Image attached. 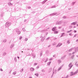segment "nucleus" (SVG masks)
<instances>
[{"label":"nucleus","mask_w":78,"mask_h":78,"mask_svg":"<svg viewBox=\"0 0 78 78\" xmlns=\"http://www.w3.org/2000/svg\"><path fill=\"white\" fill-rule=\"evenodd\" d=\"M35 75L37 76H38V74H35Z\"/></svg>","instance_id":"nucleus-18"},{"label":"nucleus","mask_w":78,"mask_h":78,"mask_svg":"<svg viewBox=\"0 0 78 78\" xmlns=\"http://www.w3.org/2000/svg\"><path fill=\"white\" fill-rule=\"evenodd\" d=\"M35 65H37V64H36V63H35Z\"/></svg>","instance_id":"nucleus-34"},{"label":"nucleus","mask_w":78,"mask_h":78,"mask_svg":"<svg viewBox=\"0 0 78 78\" xmlns=\"http://www.w3.org/2000/svg\"><path fill=\"white\" fill-rule=\"evenodd\" d=\"M22 52H23V51H22Z\"/></svg>","instance_id":"nucleus-38"},{"label":"nucleus","mask_w":78,"mask_h":78,"mask_svg":"<svg viewBox=\"0 0 78 78\" xmlns=\"http://www.w3.org/2000/svg\"><path fill=\"white\" fill-rule=\"evenodd\" d=\"M0 70L1 71H3V69H1Z\"/></svg>","instance_id":"nucleus-24"},{"label":"nucleus","mask_w":78,"mask_h":78,"mask_svg":"<svg viewBox=\"0 0 78 78\" xmlns=\"http://www.w3.org/2000/svg\"><path fill=\"white\" fill-rule=\"evenodd\" d=\"M56 29V27L53 28L52 29V31H55V30Z\"/></svg>","instance_id":"nucleus-6"},{"label":"nucleus","mask_w":78,"mask_h":78,"mask_svg":"<svg viewBox=\"0 0 78 78\" xmlns=\"http://www.w3.org/2000/svg\"><path fill=\"white\" fill-rule=\"evenodd\" d=\"M43 61H44V59H43Z\"/></svg>","instance_id":"nucleus-36"},{"label":"nucleus","mask_w":78,"mask_h":78,"mask_svg":"<svg viewBox=\"0 0 78 78\" xmlns=\"http://www.w3.org/2000/svg\"><path fill=\"white\" fill-rule=\"evenodd\" d=\"M61 69H62V68H61V67H59L58 69V70H61Z\"/></svg>","instance_id":"nucleus-7"},{"label":"nucleus","mask_w":78,"mask_h":78,"mask_svg":"<svg viewBox=\"0 0 78 78\" xmlns=\"http://www.w3.org/2000/svg\"><path fill=\"white\" fill-rule=\"evenodd\" d=\"M23 71V69H22L20 70L21 72H22Z\"/></svg>","instance_id":"nucleus-13"},{"label":"nucleus","mask_w":78,"mask_h":78,"mask_svg":"<svg viewBox=\"0 0 78 78\" xmlns=\"http://www.w3.org/2000/svg\"><path fill=\"white\" fill-rule=\"evenodd\" d=\"M62 45V44L61 43H59L58 44L57 46V47H60L61 45Z\"/></svg>","instance_id":"nucleus-1"},{"label":"nucleus","mask_w":78,"mask_h":78,"mask_svg":"<svg viewBox=\"0 0 78 78\" xmlns=\"http://www.w3.org/2000/svg\"><path fill=\"white\" fill-rule=\"evenodd\" d=\"M22 39V37H20V40H21V39Z\"/></svg>","instance_id":"nucleus-19"},{"label":"nucleus","mask_w":78,"mask_h":78,"mask_svg":"<svg viewBox=\"0 0 78 78\" xmlns=\"http://www.w3.org/2000/svg\"><path fill=\"white\" fill-rule=\"evenodd\" d=\"M71 74H73V72H71Z\"/></svg>","instance_id":"nucleus-30"},{"label":"nucleus","mask_w":78,"mask_h":78,"mask_svg":"<svg viewBox=\"0 0 78 78\" xmlns=\"http://www.w3.org/2000/svg\"><path fill=\"white\" fill-rule=\"evenodd\" d=\"M17 58H18V59H19V57H18Z\"/></svg>","instance_id":"nucleus-32"},{"label":"nucleus","mask_w":78,"mask_h":78,"mask_svg":"<svg viewBox=\"0 0 78 78\" xmlns=\"http://www.w3.org/2000/svg\"><path fill=\"white\" fill-rule=\"evenodd\" d=\"M17 32L18 34H20V30H18Z\"/></svg>","instance_id":"nucleus-4"},{"label":"nucleus","mask_w":78,"mask_h":78,"mask_svg":"<svg viewBox=\"0 0 78 78\" xmlns=\"http://www.w3.org/2000/svg\"><path fill=\"white\" fill-rule=\"evenodd\" d=\"M69 34L70 35H72V34Z\"/></svg>","instance_id":"nucleus-33"},{"label":"nucleus","mask_w":78,"mask_h":78,"mask_svg":"<svg viewBox=\"0 0 78 78\" xmlns=\"http://www.w3.org/2000/svg\"><path fill=\"white\" fill-rule=\"evenodd\" d=\"M11 47H13V45H12L11 46Z\"/></svg>","instance_id":"nucleus-25"},{"label":"nucleus","mask_w":78,"mask_h":78,"mask_svg":"<svg viewBox=\"0 0 78 78\" xmlns=\"http://www.w3.org/2000/svg\"><path fill=\"white\" fill-rule=\"evenodd\" d=\"M51 63V62H49L48 63V65H50V64Z\"/></svg>","instance_id":"nucleus-9"},{"label":"nucleus","mask_w":78,"mask_h":78,"mask_svg":"<svg viewBox=\"0 0 78 78\" xmlns=\"http://www.w3.org/2000/svg\"><path fill=\"white\" fill-rule=\"evenodd\" d=\"M30 70L32 71H34V68H31L30 69Z\"/></svg>","instance_id":"nucleus-3"},{"label":"nucleus","mask_w":78,"mask_h":78,"mask_svg":"<svg viewBox=\"0 0 78 78\" xmlns=\"http://www.w3.org/2000/svg\"><path fill=\"white\" fill-rule=\"evenodd\" d=\"M71 31H72V30H70V31L67 32V33H69V32H70Z\"/></svg>","instance_id":"nucleus-23"},{"label":"nucleus","mask_w":78,"mask_h":78,"mask_svg":"<svg viewBox=\"0 0 78 78\" xmlns=\"http://www.w3.org/2000/svg\"><path fill=\"white\" fill-rule=\"evenodd\" d=\"M50 61L52 60V58H50Z\"/></svg>","instance_id":"nucleus-26"},{"label":"nucleus","mask_w":78,"mask_h":78,"mask_svg":"<svg viewBox=\"0 0 78 78\" xmlns=\"http://www.w3.org/2000/svg\"><path fill=\"white\" fill-rule=\"evenodd\" d=\"M29 78H32V77H30Z\"/></svg>","instance_id":"nucleus-27"},{"label":"nucleus","mask_w":78,"mask_h":78,"mask_svg":"<svg viewBox=\"0 0 78 78\" xmlns=\"http://www.w3.org/2000/svg\"><path fill=\"white\" fill-rule=\"evenodd\" d=\"M9 2H11V0H9Z\"/></svg>","instance_id":"nucleus-31"},{"label":"nucleus","mask_w":78,"mask_h":78,"mask_svg":"<svg viewBox=\"0 0 78 78\" xmlns=\"http://www.w3.org/2000/svg\"><path fill=\"white\" fill-rule=\"evenodd\" d=\"M58 63H60V62H61V60H58Z\"/></svg>","instance_id":"nucleus-15"},{"label":"nucleus","mask_w":78,"mask_h":78,"mask_svg":"<svg viewBox=\"0 0 78 78\" xmlns=\"http://www.w3.org/2000/svg\"><path fill=\"white\" fill-rule=\"evenodd\" d=\"M34 58H35V55H34Z\"/></svg>","instance_id":"nucleus-35"},{"label":"nucleus","mask_w":78,"mask_h":78,"mask_svg":"<svg viewBox=\"0 0 78 78\" xmlns=\"http://www.w3.org/2000/svg\"><path fill=\"white\" fill-rule=\"evenodd\" d=\"M4 42H6V40L5 39L3 40Z\"/></svg>","instance_id":"nucleus-12"},{"label":"nucleus","mask_w":78,"mask_h":78,"mask_svg":"<svg viewBox=\"0 0 78 78\" xmlns=\"http://www.w3.org/2000/svg\"><path fill=\"white\" fill-rule=\"evenodd\" d=\"M16 72H14L13 73V75H15L16 74Z\"/></svg>","instance_id":"nucleus-14"},{"label":"nucleus","mask_w":78,"mask_h":78,"mask_svg":"<svg viewBox=\"0 0 78 78\" xmlns=\"http://www.w3.org/2000/svg\"><path fill=\"white\" fill-rule=\"evenodd\" d=\"M48 60V58H46V59H45V62H47V61Z\"/></svg>","instance_id":"nucleus-8"},{"label":"nucleus","mask_w":78,"mask_h":78,"mask_svg":"<svg viewBox=\"0 0 78 78\" xmlns=\"http://www.w3.org/2000/svg\"><path fill=\"white\" fill-rule=\"evenodd\" d=\"M73 28H76V27H75V26H74V27H73Z\"/></svg>","instance_id":"nucleus-28"},{"label":"nucleus","mask_w":78,"mask_h":78,"mask_svg":"<svg viewBox=\"0 0 78 78\" xmlns=\"http://www.w3.org/2000/svg\"><path fill=\"white\" fill-rule=\"evenodd\" d=\"M8 4L9 5H12V4H11V3H9Z\"/></svg>","instance_id":"nucleus-10"},{"label":"nucleus","mask_w":78,"mask_h":78,"mask_svg":"<svg viewBox=\"0 0 78 78\" xmlns=\"http://www.w3.org/2000/svg\"><path fill=\"white\" fill-rule=\"evenodd\" d=\"M39 66H37V69H38V68H39Z\"/></svg>","instance_id":"nucleus-29"},{"label":"nucleus","mask_w":78,"mask_h":78,"mask_svg":"<svg viewBox=\"0 0 78 78\" xmlns=\"http://www.w3.org/2000/svg\"><path fill=\"white\" fill-rule=\"evenodd\" d=\"M25 41H28V39L26 38L25 40Z\"/></svg>","instance_id":"nucleus-20"},{"label":"nucleus","mask_w":78,"mask_h":78,"mask_svg":"<svg viewBox=\"0 0 78 78\" xmlns=\"http://www.w3.org/2000/svg\"><path fill=\"white\" fill-rule=\"evenodd\" d=\"M77 26H78V24L77 25Z\"/></svg>","instance_id":"nucleus-37"},{"label":"nucleus","mask_w":78,"mask_h":78,"mask_svg":"<svg viewBox=\"0 0 78 78\" xmlns=\"http://www.w3.org/2000/svg\"><path fill=\"white\" fill-rule=\"evenodd\" d=\"M45 2H46V1H44L43 2H42V4H44V3Z\"/></svg>","instance_id":"nucleus-17"},{"label":"nucleus","mask_w":78,"mask_h":78,"mask_svg":"<svg viewBox=\"0 0 78 78\" xmlns=\"http://www.w3.org/2000/svg\"><path fill=\"white\" fill-rule=\"evenodd\" d=\"M55 34H58V32L57 31H55L54 33Z\"/></svg>","instance_id":"nucleus-16"},{"label":"nucleus","mask_w":78,"mask_h":78,"mask_svg":"<svg viewBox=\"0 0 78 78\" xmlns=\"http://www.w3.org/2000/svg\"><path fill=\"white\" fill-rule=\"evenodd\" d=\"M14 60H15V62H17V59L16 58H14Z\"/></svg>","instance_id":"nucleus-11"},{"label":"nucleus","mask_w":78,"mask_h":78,"mask_svg":"<svg viewBox=\"0 0 78 78\" xmlns=\"http://www.w3.org/2000/svg\"><path fill=\"white\" fill-rule=\"evenodd\" d=\"M74 33H76V31L75 30H74Z\"/></svg>","instance_id":"nucleus-22"},{"label":"nucleus","mask_w":78,"mask_h":78,"mask_svg":"<svg viewBox=\"0 0 78 78\" xmlns=\"http://www.w3.org/2000/svg\"><path fill=\"white\" fill-rule=\"evenodd\" d=\"M6 25H7L8 26H9V25H11V23L7 22L6 23Z\"/></svg>","instance_id":"nucleus-2"},{"label":"nucleus","mask_w":78,"mask_h":78,"mask_svg":"<svg viewBox=\"0 0 78 78\" xmlns=\"http://www.w3.org/2000/svg\"><path fill=\"white\" fill-rule=\"evenodd\" d=\"M73 25H75L76 24V23H72Z\"/></svg>","instance_id":"nucleus-21"},{"label":"nucleus","mask_w":78,"mask_h":78,"mask_svg":"<svg viewBox=\"0 0 78 78\" xmlns=\"http://www.w3.org/2000/svg\"><path fill=\"white\" fill-rule=\"evenodd\" d=\"M72 64H70L69 65V67H70V68H71V67H72Z\"/></svg>","instance_id":"nucleus-5"}]
</instances>
